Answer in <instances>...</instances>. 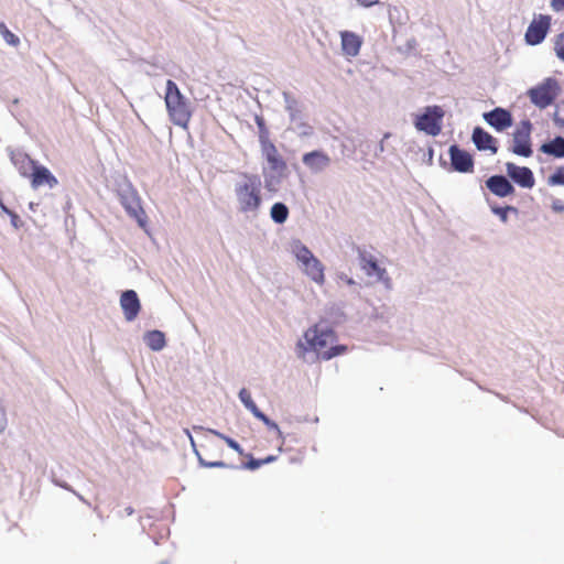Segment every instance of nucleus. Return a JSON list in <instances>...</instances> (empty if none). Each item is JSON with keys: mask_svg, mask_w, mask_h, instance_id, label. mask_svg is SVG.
I'll return each mask as SVG.
<instances>
[{"mask_svg": "<svg viewBox=\"0 0 564 564\" xmlns=\"http://www.w3.org/2000/svg\"><path fill=\"white\" fill-rule=\"evenodd\" d=\"M337 340L336 329L328 325L327 319L322 318L303 332L302 337L295 344V354L297 358H304L307 354L314 352L316 359H319V354Z\"/></svg>", "mask_w": 564, "mask_h": 564, "instance_id": "f257e3e1", "label": "nucleus"}, {"mask_svg": "<svg viewBox=\"0 0 564 564\" xmlns=\"http://www.w3.org/2000/svg\"><path fill=\"white\" fill-rule=\"evenodd\" d=\"M241 182L235 184V196L238 212L245 215L257 216L263 204L262 181L259 174L239 172Z\"/></svg>", "mask_w": 564, "mask_h": 564, "instance_id": "f03ea898", "label": "nucleus"}, {"mask_svg": "<svg viewBox=\"0 0 564 564\" xmlns=\"http://www.w3.org/2000/svg\"><path fill=\"white\" fill-rule=\"evenodd\" d=\"M115 187L119 202L127 215L134 219L140 228L145 229L148 216L142 207L139 193L131 181L126 175H119L115 178Z\"/></svg>", "mask_w": 564, "mask_h": 564, "instance_id": "7ed1b4c3", "label": "nucleus"}, {"mask_svg": "<svg viewBox=\"0 0 564 564\" xmlns=\"http://www.w3.org/2000/svg\"><path fill=\"white\" fill-rule=\"evenodd\" d=\"M164 101L171 122L186 129L193 115L191 101L173 79L165 83Z\"/></svg>", "mask_w": 564, "mask_h": 564, "instance_id": "20e7f679", "label": "nucleus"}, {"mask_svg": "<svg viewBox=\"0 0 564 564\" xmlns=\"http://www.w3.org/2000/svg\"><path fill=\"white\" fill-rule=\"evenodd\" d=\"M292 252L296 261L303 268V272L315 283L323 284L325 282V265L311 251V249L300 239L292 242Z\"/></svg>", "mask_w": 564, "mask_h": 564, "instance_id": "39448f33", "label": "nucleus"}, {"mask_svg": "<svg viewBox=\"0 0 564 564\" xmlns=\"http://www.w3.org/2000/svg\"><path fill=\"white\" fill-rule=\"evenodd\" d=\"M562 93V87L557 78L553 76L545 77L539 84L530 87L525 95L530 102L536 108L543 110L555 104Z\"/></svg>", "mask_w": 564, "mask_h": 564, "instance_id": "423d86ee", "label": "nucleus"}, {"mask_svg": "<svg viewBox=\"0 0 564 564\" xmlns=\"http://www.w3.org/2000/svg\"><path fill=\"white\" fill-rule=\"evenodd\" d=\"M445 110L438 105H427L413 116V126L419 132L437 137L443 129Z\"/></svg>", "mask_w": 564, "mask_h": 564, "instance_id": "0eeeda50", "label": "nucleus"}, {"mask_svg": "<svg viewBox=\"0 0 564 564\" xmlns=\"http://www.w3.org/2000/svg\"><path fill=\"white\" fill-rule=\"evenodd\" d=\"M551 25L552 17L550 14H534L524 33L525 44L529 46L542 44L551 31Z\"/></svg>", "mask_w": 564, "mask_h": 564, "instance_id": "6e6552de", "label": "nucleus"}, {"mask_svg": "<svg viewBox=\"0 0 564 564\" xmlns=\"http://www.w3.org/2000/svg\"><path fill=\"white\" fill-rule=\"evenodd\" d=\"M358 259L360 268L365 271L367 276L376 278L377 281L381 282L388 290L392 289V280L389 276L387 269L379 264V261L375 256L358 248Z\"/></svg>", "mask_w": 564, "mask_h": 564, "instance_id": "1a4fd4ad", "label": "nucleus"}, {"mask_svg": "<svg viewBox=\"0 0 564 564\" xmlns=\"http://www.w3.org/2000/svg\"><path fill=\"white\" fill-rule=\"evenodd\" d=\"M449 158L451 172L460 174H470L475 171V156L474 154L462 148L458 143H453L447 149Z\"/></svg>", "mask_w": 564, "mask_h": 564, "instance_id": "9d476101", "label": "nucleus"}, {"mask_svg": "<svg viewBox=\"0 0 564 564\" xmlns=\"http://www.w3.org/2000/svg\"><path fill=\"white\" fill-rule=\"evenodd\" d=\"M238 398L243 406L252 413V415L262 422L269 431L276 433L278 438L284 441V434L280 430L279 424L267 415L262 410L259 409L254 400L252 399L251 392L247 388H241L238 392Z\"/></svg>", "mask_w": 564, "mask_h": 564, "instance_id": "9b49d317", "label": "nucleus"}, {"mask_svg": "<svg viewBox=\"0 0 564 564\" xmlns=\"http://www.w3.org/2000/svg\"><path fill=\"white\" fill-rule=\"evenodd\" d=\"M505 167L506 173L514 187L518 186L524 189H531L534 187V173L529 166L518 165L513 162H507Z\"/></svg>", "mask_w": 564, "mask_h": 564, "instance_id": "f8f14e48", "label": "nucleus"}, {"mask_svg": "<svg viewBox=\"0 0 564 564\" xmlns=\"http://www.w3.org/2000/svg\"><path fill=\"white\" fill-rule=\"evenodd\" d=\"M484 121L496 132L501 133L514 124L512 112L503 107H495L482 113Z\"/></svg>", "mask_w": 564, "mask_h": 564, "instance_id": "ddd939ff", "label": "nucleus"}, {"mask_svg": "<svg viewBox=\"0 0 564 564\" xmlns=\"http://www.w3.org/2000/svg\"><path fill=\"white\" fill-rule=\"evenodd\" d=\"M485 187L499 198L513 197L517 194L516 187L508 177L507 173H498L488 176L485 180Z\"/></svg>", "mask_w": 564, "mask_h": 564, "instance_id": "4468645a", "label": "nucleus"}, {"mask_svg": "<svg viewBox=\"0 0 564 564\" xmlns=\"http://www.w3.org/2000/svg\"><path fill=\"white\" fill-rule=\"evenodd\" d=\"M119 304L123 317L128 323L135 321L142 310L140 297L137 291L132 289H127L121 292Z\"/></svg>", "mask_w": 564, "mask_h": 564, "instance_id": "2eb2a0df", "label": "nucleus"}, {"mask_svg": "<svg viewBox=\"0 0 564 564\" xmlns=\"http://www.w3.org/2000/svg\"><path fill=\"white\" fill-rule=\"evenodd\" d=\"M263 159L268 163L270 172L280 173V176H286L288 164L279 153L272 141L260 144Z\"/></svg>", "mask_w": 564, "mask_h": 564, "instance_id": "dca6fc26", "label": "nucleus"}, {"mask_svg": "<svg viewBox=\"0 0 564 564\" xmlns=\"http://www.w3.org/2000/svg\"><path fill=\"white\" fill-rule=\"evenodd\" d=\"M470 140L480 152L489 151L491 154H496L499 150L498 139L481 126L474 127Z\"/></svg>", "mask_w": 564, "mask_h": 564, "instance_id": "f3484780", "label": "nucleus"}, {"mask_svg": "<svg viewBox=\"0 0 564 564\" xmlns=\"http://www.w3.org/2000/svg\"><path fill=\"white\" fill-rule=\"evenodd\" d=\"M302 162L312 173H319L330 164V158L323 149H315L305 152Z\"/></svg>", "mask_w": 564, "mask_h": 564, "instance_id": "a211bd4d", "label": "nucleus"}, {"mask_svg": "<svg viewBox=\"0 0 564 564\" xmlns=\"http://www.w3.org/2000/svg\"><path fill=\"white\" fill-rule=\"evenodd\" d=\"M512 154L522 158H531L533 155L532 137L523 133L512 132V141L508 148Z\"/></svg>", "mask_w": 564, "mask_h": 564, "instance_id": "6ab92c4d", "label": "nucleus"}, {"mask_svg": "<svg viewBox=\"0 0 564 564\" xmlns=\"http://www.w3.org/2000/svg\"><path fill=\"white\" fill-rule=\"evenodd\" d=\"M340 41H341V52L345 56L356 57L359 55L364 39L359 34L352 31H341L340 32Z\"/></svg>", "mask_w": 564, "mask_h": 564, "instance_id": "aec40b11", "label": "nucleus"}, {"mask_svg": "<svg viewBox=\"0 0 564 564\" xmlns=\"http://www.w3.org/2000/svg\"><path fill=\"white\" fill-rule=\"evenodd\" d=\"M9 150V156L11 163L17 167L19 174L22 177H29L30 171L33 167V164L36 163L37 160L32 159L28 153L20 150Z\"/></svg>", "mask_w": 564, "mask_h": 564, "instance_id": "412c9836", "label": "nucleus"}, {"mask_svg": "<svg viewBox=\"0 0 564 564\" xmlns=\"http://www.w3.org/2000/svg\"><path fill=\"white\" fill-rule=\"evenodd\" d=\"M282 96L285 104L284 109L289 115L290 121L296 123L304 120L306 117L304 113L305 106L290 91H283Z\"/></svg>", "mask_w": 564, "mask_h": 564, "instance_id": "4be33fe9", "label": "nucleus"}, {"mask_svg": "<svg viewBox=\"0 0 564 564\" xmlns=\"http://www.w3.org/2000/svg\"><path fill=\"white\" fill-rule=\"evenodd\" d=\"M144 345L154 352L162 351L167 346L166 334L161 329H150L143 334Z\"/></svg>", "mask_w": 564, "mask_h": 564, "instance_id": "5701e85b", "label": "nucleus"}, {"mask_svg": "<svg viewBox=\"0 0 564 564\" xmlns=\"http://www.w3.org/2000/svg\"><path fill=\"white\" fill-rule=\"evenodd\" d=\"M539 151L554 159H564V137L557 134L553 139L543 142Z\"/></svg>", "mask_w": 564, "mask_h": 564, "instance_id": "b1692460", "label": "nucleus"}, {"mask_svg": "<svg viewBox=\"0 0 564 564\" xmlns=\"http://www.w3.org/2000/svg\"><path fill=\"white\" fill-rule=\"evenodd\" d=\"M346 302L339 301L332 303L326 307V314L328 316V325L333 326L334 329L337 326L343 325L347 322V314L345 313Z\"/></svg>", "mask_w": 564, "mask_h": 564, "instance_id": "393cba45", "label": "nucleus"}, {"mask_svg": "<svg viewBox=\"0 0 564 564\" xmlns=\"http://www.w3.org/2000/svg\"><path fill=\"white\" fill-rule=\"evenodd\" d=\"M245 458H246L245 462H242L240 465H237L238 469L256 471L264 465L274 463L278 459V455L270 454L263 458H258V457H254L253 454L247 453Z\"/></svg>", "mask_w": 564, "mask_h": 564, "instance_id": "a878e982", "label": "nucleus"}, {"mask_svg": "<svg viewBox=\"0 0 564 564\" xmlns=\"http://www.w3.org/2000/svg\"><path fill=\"white\" fill-rule=\"evenodd\" d=\"M50 173L51 170L47 166L36 161V163L33 164V167L30 171V175L28 177L30 180L31 187L36 189L41 186H45Z\"/></svg>", "mask_w": 564, "mask_h": 564, "instance_id": "bb28decb", "label": "nucleus"}, {"mask_svg": "<svg viewBox=\"0 0 564 564\" xmlns=\"http://www.w3.org/2000/svg\"><path fill=\"white\" fill-rule=\"evenodd\" d=\"M290 216V209L283 202H275L270 208V218L275 225H284Z\"/></svg>", "mask_w": 564, "mask_h": 564, "instance_id": "cd10ccee", "label": "nucleus"}, {"mask_svg": "<svg viewBox=\"0 0 564 564\" xmlns=\"http://www.w3.org/2000/svg\"><path fill=\"white\" fill-rule=\"evenodd\" d=\"M348 351V346L339 344L338 340L330 344V346L319 354V360L328 361L335 357L343 356Z\"/></svg>", "mask_w": 564, "mask_h": 564, "instance_id": "c85d7f7f", "label": "nucleus"}, {"mask_svg": "<svg viewBox=\"0 0 564 564\" xmlns=\"http://www.w3.org/2000/svg\"><path fill=\"white\" fill-rule=\"evenodd\" d=\"M264 177V187L267 191L275 193L278 186L281 184L285 176H280V173L268 172L265 167L262 171Z\"/></svg>", "mask_w": 564, "mask_h": 564, "instance_id": "c756f323", "label": "nucleus"}, {"mask_svg": "<svg viewBox=\"0 0 564 564\" xmlns=\"http://www.w3.org/2000/svg\"><path fill=\"white\" fill-rule=\"evenodd\" d=\"M253 119L258 127L259 143L262 144V143L271 141L270 140V131H269V128H268L264 117L260 113H254Z\"/></svg>", "mask_w": 564, "mask_h": 564, "instance_id": "7c9ffc66", "label": "nucleus"}, {"mask_svg": "<svg viewBox=\"0 0 564 564\" xmlns=\"http://www.w3.org/2000/svg\"><path fill=\"white\" fill-rule=\"evenodd\" d=\"M486 202L489 206L490 212L495 216H497L502 224H508L509 216L507 214L506 206L501 205V204L497 203L496 200H492L488 197L486 198Z\"/></svg>", "mask_w": 564, "mask_h": 564, "instance_id": "2f4dec72", "label": "nucleus"}, {"mask_svg": "<svg viewBox=\"0 0 564 564\" xmlns=\"http://www.w3.org/2000/svg\"><path fill=\"white\" fill-rule=\"evenodd\" d=\"M419 43L414 36L406 40L404 45H400L397 47V51L405 56H419L420 53H417L416 47Z\"/></svg>", "mask_w": 564, "mask_h": 564, "instance_id": "473e14b6", "label": "nucleus"}, {"mask_svg": "<svg viewBox=\"0 0 564 564\" xmlns=\"http://www.w3.org/2000/svg\"><path fill=\"white\" fill-rule=\"evenodd\" d=\"M0 34L10 46L15 47L20 44V37L15 33L11 32L3 21L0 22Z\"/></svg>", "mask_w": 564, "mask_h": 564, "instance_id": "72a5a7b5", "label": "nucleus"}, {"mask_svg": "<svg viewBox=\"0 0 564 564\" xmlns=\"http://www.w3.org/2000/svg\"><path fill=\"white\" fill-rule=\"evenodd\" d=\"M549 186H564V165L556 166L547 176Z\"/></svg>", "mask_w": 564, "mask_h": 564, "instance_id": "f704fd0d", "label": "nucleus"}, {"mask_svg": "<svg viewBox=\"0 0 564 564\" xmlns=\"http://www.w3.org/2000/svg\"><path fill=\"white\" fill-rule=\"evenodd\" d=\"M552 120L557 128H564V99L555 105V110L552 115Z\"/></svg>", "mask_w": 564, "mask_h": 564, "instance_id": "c9c22d12", "label": "nucleus"}, {"mask_svg": "<svg viewBox=\"0 0 564 564\" xmlns=\"http://www.w3.org/2000/svg\"><path fill=\"white\" fill-rule=\"evenodd\" d=\"M296 130L300 138H310L314 134V128L304 120L296 122Z\"/></svg>", "mask_w": 564, "mask_h": 564, "instance_id": "e433bc0d", "label": "nucleus"}, {"mask_svg": "<svg viewBox=\"0 0 564 564\" xmlns=\"http://www.w3.org/2000/svg\"><path fill=\"white\" fill-rule=\"evenodd\" d=\"M193 430L195 432H198V431H205L207 433H210L213 435H215L216 437L223 440L226 444H228V441L229 438H231V436L218 431V430H215V429H210V427H204L202 425H193Z\"/></svg>", "mask_w": 564, "mask_h": 564, "instance_id": "4c0bfd02", "label": "nucleus"}, {"mask_svg": "<svg viewBox=\"0 0 564 564\" xmlns=\"http://www.w3.org/2000/svg\"><path fill=\"white\" fill-rule=\"evenodd\" d=\"M193 430L195 432H198V431H205L207 433H210L213 435H215L216 437L223 440L226 444H228V441L229 438H231V436L218 431V430H215V429H210V427H204L202 425H193Z\"/></svg>", "mask_w": 564, "mask_h": 564, "instance_id": "58836bf2", "label": "nucleus"}, {"mask_svg": "<svg viewBox=\"0 0 564 564\" xmlns=\"http://www.w3.org/2000/svg\"><path fill=\"white\" fill-rule=\"evenodd\" d=\"M193 430L195 432H198V431H205L207 433H210L213 435H215L216 437L223 440L226 444H228V441L229 438H231V436L218 431V430H215V429H210V427H204L202 425H193Z\"/></svg>", "mask_w": 564, "mask_h": 564, "instance_id": "ea45409f", "label": "nucleus"}, {"mask_svg": "<svg viewBox=\"0 0 564 564\" xmlns=\"http://www.w3.org/2000/svg\"><path fill=\"white\" fill-rule=\"evenodd\" d=\"M193 430L195 432H198V431H205L207 433H210L213 435H215L216 437L223 440L226 444H228V441L229 438H231V436L218 431V430H215V429H210V427H204L202 425H193Z\"/></svg>", "mask_w": 564, "mask_h": 564, "instance_id": "a19ab883", "label": "nucleus"}, {"mask_svg": "<svg viewBox=\"0 0 564 564\" xmlns=\"http://www.w3.org/2000/svg\"><path fill=\"white\" fill-rule=\"evenodd\" d=\"M336 280L337 281H343L344 283H346L348 286H351L354 288V291L355 293L359 294V291L358 289L360 288V284H358L351 276H349L347 273L345 272H337L336 273Z\"/></svg>", "mask_w": 564, "mask_h": 564, "instance_id": "79ce46f5", "label": "nucleus"}, {"mask_svg": "<svg viewBox=\"0 0 564 564\" xmlns=\"http://www.w3.org/2000/svg\"><path fill=\"white\" fill-rule=\"evenodd\" d=\"M532 131H533V123L528 118L522 119L519 122V124L516 127V129L513 130V132L523 133V134H528V135H531Z\"/></svg>", "mask_w": 564, "mask_h": 564, "instance_id": "37998d69", "label": "nucleus"}, {"mask_svg": "<svg viewBox=\"0 0 564 564\" xmlns=\"http://www.w3.org/2000/svg\"><path fill=\"white\" fill-rule=\"evenodd\" d=\"M8 426V415L3 399L0 397V434L6 431Z\"/></svg>", "mask_w": 564, "mask_h": 564, "instance_id": "c03bdc74", "label": "nucleus"}, {"mask_svg": "<svg viewBox=\"0 0 564 564\" xmlns=\"http://www.w3.org/2000/svg\"><path fill=\"white\" fill-rule=\"evenodd\" d=\"M205 468L238 469L237 465L228 464L224 460H207Z\"/></svg>", "mask_w": 564, "mask_h": 564, "instance_id": "a18cd8bd", "label": "nucleus"}, {"mask_svg": "<svg viewBox=\"0 0 564 564\" xmlns=\"http://www.w3.org/2000/svg\"><path fill=\"white\" fill-rule=\"evenodd\" d=\"M7 216H9L10 224L14 229L19 230L24 226V223L22 221L21 217L14 210L8 213Z\"/></svg>", "mask_w": 564, "mask_h": 564, "instance_id": "49530a36", "label": "nucleus"}, {"mask_svg": "<svg viewBox=\"0 0 564 564\" xmlns=\"http://www.w3.org/2000/svg\"><path fill=\"white\" fill-rule=\"evenodd\" d=\"M230 449L235 451L239 456L245 457L247 453L243 447L239 444L235 438H229L228 444H226Z\"/></svg>", "mask_w": 564, "mask_h": 564, "instance_id": "de8ad7c7", "label": "nucleus"}, {"mask_svg": "<svg viewBox=\"0 0 564 564\" xmlns=\"http://www.w3.org/2000/svg\"><path fill=\"white\" fill-rule=\"evenodd\" d=\"M52 481L55 486L63 488L67 491H74V488L65 480L58 478L55 473H52Z\"/></svg>", "mask_w": 564, "mask_h": 564, "instance_id": "09e8293b", "label": "nucleus"}, {"mask_svg": "<svg viewBox=\"0 0 564 564\" xmlns=\"http://www.w3.org/2000/svg\"><path fill=\"white\" fill-rule=\"evenodd\" d=\"M388 11H389V21H390L391 25L394 28V23L399 19L397 17V14H400V10H399L398 7L389 4V10ZM393 31L395 32L394 29H393ZM394 39H395V33L393 34V40Z\"/></svg>", "mask_w": 564, "mask_h": 564, "instance_id": "8fccbe9b", "label": "nucleus"}, {"mask_svg": "<svg viewBox=\"0 0 564 564\" xmlns=\"http://www.w3.org/2000/svg\"><path fill=\"white\" fill-rule=\"evenodd\" d=\"M434 160V148L432 145L427 147V150L423 153L422 162L429 166L433 165Z\"/></svg>", "mask_w": 564, "mask_h": 564, "instance_id": "3c124183", "label": "nucleus"}, {"mask_svg": "<svg viewBox=\"0 0 564 564\" xmlns=\"http://www.w3.org/2000/svg\"><path fill=\"white\" fill-rule=\"evenodd\" d=\"M551 208L554 213L562 214L564 213V202L558 198H554Z\"/></svg>", "mask_w": 564, "mask_h": 564, "instance_id": "603ef678", "label": "nucleus"}, {"mask_svg": "<svg viewBox=\"0 0 564 564\" xmlns=\"http://www.w3.org/2000/svg\"><path fill=\"white\" fill-rule=\"evenodd\" d=\"M391 135L390 132H386L383 134V139L376 145L375 148V156H379L380 153H383L384 152V140L388 139L389 137Z\"/></svg>", "mask_w": 564, "mask_h": 564, "instance_id": "864d4df0", "label": "nucleus"}, {"mask_svg": "<svg viewBox=\"0 0 564 564\" xmlns=\"http://www.w3.org/2000/svg\"><path fill=\"white\" fill-rule=\"evenodd\" d=\"M550 7L555 12L564 11V0H550Z\"/></svg>", "mask_w": 564, "mask_h": 564, "instance_id": "5fc2aeb1", "label": "nucleus"}, {"mask_svg": "<svg viewBox=\"0 0 564 564\" xmlns=\"http://www.w3.org/2000/svg\"><path fill=\"white\" fill-rule=\"evenodd\" d=\"M360 7L371 8L377 4H381L380 0H356Z\"/></svg>", "mask_w": 564, "mask_h": 564, "instance_id": "6e6d98bb", "label": "nucleus"}, {"mask_svg": "<svg viewBox=\"0 0 564 564\" xmlns=\"http://www.w3.org/2000/svg\"><path fill=\"white\" fill-rule=\"evenodd\" d=\"M58 185L57 177L51 172L47 176V181L45 183V186H48V188H54Z\"/></svg>", "mask_w": 564, "mask_h": 564, "instance_id": "4d7b16f0", "label": "nucleus"}, {"mask_svg": "<svg viewBox=\"0 0 564 564\" xmlns=\"http://www.w3.org/2000/svg\"><path fill=\"white\" fill-rule=\"evenodd\" d=\"M194 454L197 458L198 466L205 468L207 460L202 456L200 452L198 449H195Z\"/></svg>", "mask_w": 564, "mask_h": 564, "instance_id": "13d9d810", "label": "nucleus"}, {"mask_svg": "<svg viewBox=\"0 0 564 564\" xmlns=\"http://www.w3.org/2000/svg\"><path fill=\"white\" fill-rule=\"evenodd\" d=\"M194 454L197 458L198 466L205 468L207 460L202 456L200 452L198 449H195Z\"/></svg>", "mask_w": 564, "mask_h": 564, "instance_id": "bf43d9fd", "label": "nucleus"}, {"mask_svg": "<svg viewBox=\"0 0 564 564\" xmlns=\"http://www.w3.org/2000/svg\"><path fill=\"white\" fill-rule=\"evenodd\" d=\"M194 454L197 458L198 466L205 468L207 460L202 456L200 452L198 449H195Z\"/></svg>", "mask_w": 564, "mask_h": 564, "instance_id": "052dcab7", "label": "nucleus"}, {"mask_svg": "<svg viewBox=\"0 0 564 564\" xmlns=\"http://www.w3.org/2000/svg\"><path fill=\"white\" fill-rule=\"evenodd\" d=\"M184 433L187 435L188 440H189V443H191V446H192V449H193V453L195 452V449H198L197 448V445H196V442L191 433V431L188 429H185L184 430Z\"/></svg>", "mask_w": 564, "mask_h": 564, "instance_id": "680f3d73", "label": "nucleus"}, {"mask_svg": "<svg viewBox=\"0 0 564 564\" xmlns=\"http://www.w3.org/2000/svg\"><path fill=\"white\" fill-rule=\"evenodd\" d=\"M438 164L442 169H444L445 171L447 172H451V167H449V161H446L443 155H440L438 158Z\"/></svg>", "mask_w": 564, "mask_h": 564, "instance_id": "e2e57ef3", "label": "nucleus"}, {"mask_svg": "<svg viewBox=\"0 0 564 564\" xmlns=\"http://www.w3.org/2000/svg\"><path fill=\"white\" fill-rule=\"evenodd\" d=\"M138 63H141V64H149V65H151V66H153V67H159V63H158V61H156V58H155V57H153V59H152V61H149V59H147V58H142V57H141V58H139V59H138Z\"/></svg>", "mask_w": 564, "mask_h": 564, "instance_id": "0e129e2a", "label": "nucleus"}, {"mask_svg": "<svg viewBox=\"0 0 564 564\" xmlns=\"http://www.w3.org/2000/svg\"><path fill=\"white\" fill-rule=\"evenodd\" d=\"M506 206V210H507V214L509 215L510 213L518 216L520 210L518 207L513 206V205H505Z\"/></svg>", "mask_w": 564, "mask_h": 564, "instance_id": "69168bd1", "label": "nucleus"}, {"mask_svg": "<svg viewBox=\"0 0 564 564\" xmlns=\"http://www.w3.org/2000/svg\"><path fill=\"white\" fill-rule=\"evenodd\" d=\"M0 210H1V213H2V214H6V215L12 210L11 208H9V207L4 204V202H3V199H2V196H1V195H0Z\"/></svg>", "mask_w": 564, "mask_h": 564, "instance_id": "338daca9", "label": "nucleus"}, {"mask_svg": "<svg viewBox=\"0 0 564 564\" xmlns=\"http://www.w3.org/2000/svg\"><path fill=\"white\" fill-rule=\"evenodd\" d=\"M19 104H20V99H19V98H14V99L11 101V105L9 106V110H10V112H11L13 116H14L13 107H17Z\"/></svg>", "mask_w": 564, "mask_h": 564, "instance_id": "774afa93", "label": "nucleus"}]
</instances>
